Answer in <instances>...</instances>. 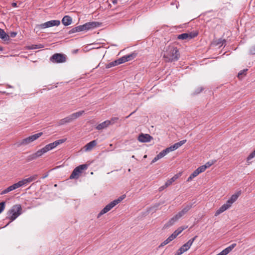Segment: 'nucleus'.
I'll list each match as a JSON object with an SVG mask.
<instances>
[{
	"mask_svg": "<svg viewBox=\"0 0 255 255\" xmlns=\"http://www.w3.org/2000/svg\"><path fill=\"white\" fill-rule=\"evenodd\" d=\"M38 175L36 174L33 175L32 176H30L27 178L23 179L22 180L19 181L17 182L18 185H19V187H21L23 186H26L29 183L35 181L37 179Z\"/></svg>",
	"mask_w": 255,
	"mask_h": 255,
	"instance_id": "nucleus-11",
	"label": "nucleus"
},
{
	"mask_svg": "<svg viewBox=\"0 0 255 255\" xmlns=\"http://www.w3.org/2000/svg\"><path fill=\"white\" fill-rule=\"evenodd\" d=\"M197 35L198 32H197L196 31L190 32L188 33H183L178 35L177 36V38L178 39L181 40H190L196 37Z\"/></svg>",
	"mask_w": 255,
	"mask_h": 255,
	"instance_id": "nucleus-10",
	"label": "nucleus"
},
{
	"mask_svg": "<svg viewBox=\"0 0 255 255\" xmlns=\"http://www.w3.org/2000/svg\"><path fill=\"white\" fill-rule=\"evenodd\" d=\"M0 38L4 41H7L9 39V36L2 29L0 28Z\"/></svg>",
	"mask_w": 255,
	"mask_h": 255,
	"instance_id": "nucleus-27",
	"label": "nucleus"
},
{
	"mask_svg": "<svg viewBox=\"0 0 255 255\" xmlns=\"http://www.w3.org/2000/svg\"><path fill=\"white\" fill-rule=\"evenodd\" d=\"M224 250L227 253V254H228L231 251V250H230L228 247L225 249Z\"/></svg>",
	"mask_w": 255,
	"mask_h": 255,
	"instance_id": "nucleus-51",
	"label": "nucleus"
},
{
	"mask_svg": "<svg viewBox=\"0 0 255 255\" xmlns=\"http://www.w3.org/2000/svg\"><path fill=\"white\" fill-rule=\"evenodd\" d=\"M72 19L69 15L64 16L62 19V23L65 26H68L72 23Z\"/></svg>",
	"mask_w": 255,
	"mask_h": 255,
	"instance_id": "nucleus-22",
	"label": "nucleus"
},
{
	"mask_svg": "<svg viewBox=\"0 0 255 255\" xmlns=\"http://www.w3.org/2000/svg\"><path fill=\"white\" fill-rule=\"evenodd\" d=\"M255 157V149L252 153H251L249 154V155L248 156V157L247 158V161H249V160H251Z\"/></svg>",
	"mask_w": 255,
	"mask_h": 255,
	"instance_id": "nucleus-37",
	"label": "nucleus"
},
{
	"mask_svg": "<svg viewBox=\"0 0 255 255\" xmlns=\"http://www.w3.org/2000/svg\"><path fill=\"white\" fill-rule=\"evenodd\" d=\"M249 54L250 55H255V43L250 47Z\"/></svg>",
	"mask_w": 255,
	"mask_h": 255,
	"instance_id": "nucleus-31",
	"label": "nucleus"
},
{
	"mask_svg": "<svg viewBox=\"0 0 255 255\" xmlns=\"http://www.w3.org/2000/svg\"><path fill=\"white\" fill-rule=\"evenodd\" d=\"M176 237L172 234L167 238L170 242L175 239Z\"/></svg>",
	"mask_w": 255,
	"mask_h": 255,
	"instance_id": "nucleus-45",
	"label": "nucleus"
},
{
	"mask_svg": "<svg viewBox=\"0 0 255 255\" xmlns=\"http://www.w3.org/2000/svg\"><path fill=\"white\" fill-rule=\"evenodd\" d=\"M135 57V54L132 53L128 55H125L122 57H121L120 61H121L122 64L125 63L127 61H129L132 59H133Z\"/></svg>",
	"mask_w": 255,
	"mask_h": 255,
	"instance_id": "nucleus-18",
	"label": "nucleus"
},
{
	"mask_svg": "<svg viewBox=\"0 0 255 255\" xmlns=\"http://www.w3.org/2000/svg\"><path fill=\"white\" fill-rule=\"evenodd\" d=\"M19 185H18L17 182L16 183L13 184V185L9 186L7 188L5 189L4 190H2L1 192L0 193V195H3L5 194H6L11 191H13L19 187Z\"/></svg>",
	"mask_w": 255,
	"mask_h": 255,
	"instance_id": "nucleus-16",
	"label": "nucleus"
},
{
	"mask_svg": "<svg viewBox=\"0 0 255 255\" xmlns=\"http://www.w3.org/2000/svg\"><path fill=\"white\" fill-rule=\"evenodd\" d=\"M3 50V48L1 47H0V51Z\"/></svg>",
	"mask_w": 255,
	"mask_h": 255,
	"instance_id": "nucleus-59",
	"label": "nucleus"
},
{
	"mask_svg": "<svg viewBox=\"0 0 255 255\" xmlns=\"http://www.w3.org/2000/svg\"><path fill=\"white\" fill-rule=\"evenodd\" d=\"M247 70H248V69H244L243 70L241 71L238 73V77L239 78H241L242 77V75H243V74L246 75L245 73L246 72V71H247Z\"/></svg>",
	"mask_w": 255,
	"mask_h": 255,
	"instance_id": "nucleus-42",
	"label": "nucleus"
},
{
	"mask_svg": "<svg viewBox=\"0 0 255 255\" xmlns=\"http://www.w3.org/2000/svg\"><path fill=\"white\" fill-rule=\"evenodd\" d=\"M119 120L118 117H113L110 120H108L109 123V125H113Z\"/></svg>",
	"mask_w": 255,
	"mask_h": 255,
	"instance_id": "nucleus-36",
	"label": "nucleus"
},
{
	"mask_svg": "<svg viewBox=\"0 0 255 255\" xmlns=\"http://www.w3.org/2000/svg\"><path fill=\"white\" fill-rule=\"evenodd\" d=\"M98 142L97 140H93L87 144H86L84 147V150L85 151L88 152L92 150V149L97 144Z\"/></svg>",
	"mask_w": 255,
	"mask_h": 255,
	"instance_id": "nucleus-14",
	"label": "nucleus"
},
{
	"mask_svg": "<svg viewBox=\"0 0 255 255\" xmlns=\"http://www.w3.org/2000/svg\"><path fill=\"white\" fill-rule=\"evenodd\" d=\"M197 169L198 170L199 173H201L205 171V170L206 169V166H205L204 165H202V166L199 167Z\"/></svg>",
	"mask_w": 255,
	"mask_h": 255,
	"instance_id": "nucleus-41",
	"label": "nucleus"
},
{
	"mask_svg": "<svg viewBox=\"0 0 255 255\" xmlns=\"http://www.w3.org/2000/svg\"><path fill=\"white\" fill-rule=\"evenodd\" d=\"M77 51H78V50H77H77H75L74 51V53H76Z\"/></svg>",
	"mask_w": 255,
	"mask_h": 255,
	"instance_id": "nucleus-60",
	"label": "nucleus"
},
{
	"mask_svg": "<svg viewBox=\"0 0 255 255\" xmlns=\"http://www.w3.org/2000/svg\"><path fill=\"white\" fill-rule=\"evenodd\" d=\"M5 206V202H1L0 203V214L4 210Z\"/></svg>",
	"mask_w": 255,
	"mask_h": 255,
	"instance_id": "nucleus-40",
	"label": "nucleus"
},
{
	"mask_svg": "<svg viewBox=\"0 0 255 255\" xmlns=\"http://www.w3.org/2000/svg\"><path fill=\"white\" fill-rule=\"evenodd\" d=\"M196 238L197 236H195L194 238L189 240L186 243L180 248L174 255H181L185 252L188 251L190 248Z\"/></svg>",
	"mask_w": 255,
	"mask_h": 255,
	"instance_id": "nucleus-7",
	"label": "nucleus"
},
{
	"mask_svg": "<svg viewBox=\"0 0 255 255\" xmlns=\"http://www.w3.org/2000/svg\"><path fill=\"white\" fill-rule=\"evenodd\" d=\"M122 64L121 61H120V59H118L117 60H116L114 61H112L111 62L109 63L108 64H106V68L107 69L110 68L111 67L117 66L118 65H120Z\"/></svg>",
	"mask_w": 255,
	"mask_h": 255,
	"instance_id": "nucleus-23",
	"label": "nucleus"
},
{
	"mask_svg": "<svg viewBox=\"0 0 255 255\" xmlns=\"http://www.w3.org/2000/svg\"><path fill=\"white\" fill-rule=\"evenodd\" d=\"M109 122L108 120L105 121L101 124L98 125L97 127H96V128L98 130H101L104 128H106L108 127L109 125Z\"/></svg>",
	"mask_w": 255,
	"mask_h": 255,
	"instance_id": "nucleus-24",
	"label": "nucleus"
},
{
	"mask_svg": "<svg viewBox=\"0 0 255 255\" xmlns=\"http://www.w3.org/2000/svg\"><path fill=\"white\" fill-rule=\"evenodd\" d=\"M224 250L227 253V254H228L231 251V250H230L228 247L225 249Z\"/></svg>",
	"mask_w": 255,
	"mask_h": 255,
	"instance_id": "nucleus-50",
	"label": "nucleus"
},
{
	"mask_svg": "<svg viewBox=\"0 0 255 255\" xmlns=\"http://www.w3.org/2000/svg\"><path fill=\"white\" fill-rule=\"evenodd\" d=\"M125 196L123 195L119 198H118L117 199H116L108 205H107L99 213V214L98 215V217H100L101 216L103 215V214L107 213L109 211H110L113 208H114L116 205L119 204L121 201H122L124 198Z\"/></svg>",
	"mask_w": 255,
	"mask_h": 255,
	"instance_id": "nucleus-5",
	"label": "nucleus"
},
{
	"mask_svg": "<svg viewBox=\"0 0 255 255\" xmlns=\"http://www.w3.org/2000/svg\"><path fill=\"white\" fill-rule=\"evenodd\" d=\"M60 24V21L59 20H52L40 24L38 25V27L41 29H44L48 27H52L54 26H58Z\"/></svg>",
	"mask_w": 255,
	"mask_h": 255,
	"instance_id": "nucleus-9",
	"label": "nucleus"
},
{
	"mask_svg": "<svg viewBox=\"0 0 255 255\" xmlns=\"http://www.w3.org/2000/svg\"><path fill=\"white\" fill-rule=\"evenodd\" d=\"M74 121L73 117H72L71 114L61 120H60L59 122V125H63L66 124L67 123H69Z\"/></svg>",
	"mask_w": 255,
	"mask_h": 255,
	"instance_id": "nucleus-19",
	"label": "nucleus"
},
{
	"mask_svg": "<svg viewBox=\"0 0 255 255\" xmlns=\"http://www.w3.org/2000/svg\"><path fill=\"white\" fill-rule=\"evenodd\" d=\"M200 174L199 172L198 171V170L196 169L190 175V176L188 178L187 180V181L188 182H190L191 181V180H192V179L193 178H194L195 177H196V176H197L199 174Z\"/></svg>",
	"mask_w": 255,
	"mask_h": 255,
	"instance_id": "nucleus-28",
	"label": "nucleus"
},
{
	"mask_svg": "<svg viewBox=\"0 0 255 255\" xmlns=\"http://www.w3.org/2000/svg\"><path fill=\"white\" fill-rule=\"evenodd\" d=\"M221 255H227V253L223 250L220 253Z\"/></svg>",
	"mask_w": 255,
	"mask_h": 255,
	"instance_id": "nucleus-52",
	"label": "nucleus"
},
{
	"mask_svg": "<svg viewBox=\"0 0 255 255\" xmlns=\"http://www.w3.org/2000/svg\"><path fill=\"white\" fill-rule=\"evenodd\" d=\"M214 162L213 161H208L207 162L205 165H204L205 166H206V168H209L212 165L214 164Z\"/></svg>",
	"mask_w": 255,
	"mask_h": 255,
	"instance_id": "nucleus-43",
	"label": "nucleus"
},
{
	"mask_svg": "<svg viewBox=\"0 0 255 255\" xmlns=\"http://www.w3.org/2000/svg\"><path fill=\"white\" fill-rule=\"evenodd\" d=\"M170 152L167 148L161 151L159 154H158L154 158L152 159L151 163H153L159 160L161 158L165 156L168 153Z\"/></svg>",
	"mask_w": 255,
	"mask_h": 255,
	"instance_id": "nucleus-12",
	"label": "nucleus"
},
{
	"mask_svg": "<svg viewBox=\"0 0 255 255\" xmlns=\"http://www.w3.org/2000/svg\"><path fill=\"white\" fill-rule=\"evenodd\" d=\"M41 47L42 46H41V45H32L31 49H38Z\"/></svg>",
	"mask_w": 255,
	"mask_h": 255,
	"instance_id": "nucleus-46",
	"label": "nucleus"
},
{
	"mask_svg": "<svg viewBox=\"0 0 255 255\" xmlns=\"http://www.w3.org/2000/svg\"><path fill=\"white\" fill-rule=\"evenodd\" d=\"M185 214L186 213H184V211L182 210L180 212L178 213L175 216L171 219L169 223H173V222H176L179 218H180Z\"/></svg>",
	"mask_w": 255,
	"mask_h": 255,
	"instance_id": "nucleus-20",
	"label": "nucleus"
},
{
	"mask_svg": "<svg viewBox=\"0 0 255 255\" xmlns=\"http://www.w3.org/2000/svg\"><path fill=\"white\" fill-rule=\"evenodd\" d=\"M48 176V173H46L45 174H44V175L42 177V179H45V178H46Z\"/></svg>",
	"mask_w": 255,
	"mask_h": 255,
	"instance_id": "nucleus-55",
	"label": "nucleus"
},
{
	"mask_svg": "<svg viewBox=\"0 0 255 255\" xmlns=\"http://www.w3.org/2000/svg\"><path fill=\"white\" fill-rule=\"evenodd\" d=\"M11 5L14 7H17V3L16 2H12Z\"/></svg>",
	"mask_w": 255,
	"mask_h": 255,
	"instance_id": "nucleus-56",
	"label": "nucleus"
},
{
	"mask_svg": "<svg viewBox=\"0 0 255 255\" xmlns=\"http://www.w3.org/2000/svg\"><path fill=\"white\" fill-rule=\"evenodd\" d=\"M113 3H114V4L117 3V0H113Z\"/></svg>",
	"mask_w": 255,
	"mask_h": 255,
	"instance_id": "nucleus-58",
	"label": "nucleus"
},
{
	"mask_svg": "<svg viewBox=\"0 0 255 255\" xmlns=\"http://www.w3.org/2000/svg\"><path fill=\"white\" fill-rule=\"evenodd\" d=\"M170 241L168 240V239H166L164 242H163L161 244L158 246V248H161L165 246L166 245L169 243Z\"/></svg>",
	"mask_w": 255,
	"mask_h": 255,
	"instance_id": "nucleus-38",
	"label": "nucleus"
},
{
	"mask_svg": "<svg viewBox=\"0 0 255 255\" xmlns=\"http://www.w3.org/2000/svg\"><path fill=\"white\" fill-rule=\"evenodd\" d=\"M66 140V138H63V139H61L57 140L53 142L54 143V144H55V146L56 147L58 145H59L60 144H62L63 142H64Z\"/></svg>",
	"mask_w": 255,
	"mask_h": 255,
	"instance_id": "nucleus-34",
	"label": "nucleus"
},
{
	"mask_svg": "<svg viewBox=\"0 0 255 255\" xmlns=\"http://www.w3.org/2000/svg\"><path fill=\"white\" fill-rule=\"evenodd\" d=\"M50 60L52 63H63L66 61V57L63 54L55 53L50 57Z\"/></svg>",
	"mask_w": 255,
	"mask_h": 255,
	"instance_id": "nucleus-8",
	"label": "nucleus"
},
{
	"mask_svg": "<svg viewBox=\"0 0 255 255\" xmlns=\"http://www.w3.org/2000/svg\"><path fill=\"white\" fill-rule=\"evenodd\" d=\"M154 207H152L151 208L149 209V210L151 211H152V212L154 211Z\"/></svg>",
	"mask_w": 255,
	"mask_h": 255,
	"instance_id": "nucleus-57",
	"label": "nucleus"
},
{
	"mask_svg": "<svg viewBox=\"0 0 255 255\" xmlns=\"http://www.w3.org/2000/svg\"><path fill=\"white\" fill-rule=\"evenodd\" d=\"M50 149L52 150L53 149H54V148L56 147L55 144H54V142H52V143H50L49 144H48Z\"/></svg>",
	"mask_w": 255,
	"mask_h": 255,
	"instance_id": "nucleus-44",
	"label": "nucleus"
},
{
	"mask_svg": "<svg viewBox=\"0 0 255 255\" xmlns=\"http://www.w3.org/2000/svg\"><path fill=\"white\" fill-rule=\"evenodd\" d=\"M184 230L182 228H179L176 230H175L173 233L172 234L176 238L177 236L179 235Z\"/></svg>",
	"mask_w": 255,
	"mask_h": 255,
	"instance_id": "nucleus-33",
	"label": "nucleus"
},
{
	"mask_svg": "<svg viewBox=\"0 0 255 255\" xmlns=\"http://www.w3.org/2000/svg\"><path fill=\"white\" fill-rule=\"evenodd\" d=\"M236 246V244H232V245H231L230 246H229V247H228L230 250H232Z\"/></svg>",
	"mask_w": 255,
	"mask_h": 255,
	"instance_id": "nucleus-47",
	"label": "nucleus"
},
{
	"mask_svg": "<svg viewBox=\"0 0 255 255\" xmlns=\"http://www.w3.org/2000/svg\"><path fill=\"white\" fill-rule=\"evenodd\" d=\"M84 111H80L78 112L72 114L71 115L74 120H75V119L81 116L84 113Z\"/></svg>",
	"mask_w": 255,
	"mask_h": 255,
	"instance_id": "nucleus-30",
	"label": "nucleus"
},
{
	"mask_svg": "<svg viewBox=\"0 0 255 255\" xmlns=\"http://www.w3.org/2000/svg\"><path fill=\"white\" fill-rule=\"evenodd\" d=\"M204 90V88L202 87H198L193 93L194 95H197L199 94Z\"/></svg>",
	"mask_w": 255,
	"mask_h": 255,
	"instance_id": "nucleus-39",
	"label": "nucleus"
},
{
	"mask_svg": "<svg viewBox=\"0 0 255 255\" xmlns=\"http://www.w3.org/2000/svg\"><path fill=\"white\" fill-rule=\"evenodd\" d=\"M152 137L148 134L141 133L138 137V140L141 142H147L151 140Z\"/></svg>",
	"mask_w": 255,
	"mask_h": 255,
	"instance_id": "nucleus-13",
	"label": "nucleus"
},
{
	"mask_svg": "<svg viewBox=\"0 0 255 255\" xmlns=\"http://www.w3.org/2000/svg\"><path fill=\"white\" fill-rule=\"evenodd\" d=\"M221 255H227V253L223 250L220 253Z\"/></svg>",
	"mask_w": 255,
	"mask_h": 255,
	"instance_id": "nucleus-53",
	"label": "nucleus"
},
{
	"mask_svg": "<svg viewBox=\"0 0 255 255\" xmlns=\"http://www.w3.org/2000/svg\"><path fill=\"white\" fill-rule=\"evenodd\" d=\"M225 43H226V40L225 39H223V40L220 39L219 40L218 44H221V45H223Z\"/></svg>",
	"mask_w": 255,
	"mask_h": 255,
	"instance_id": "nucleus-48",
	"label": "nucleus"
},
{
	"mask_svg": "<svg viewBox=\"0 0 255 255\" xmlns=\"http://www.w3.org/2000/svg\"><path fill=\"white\" fill-rule=\"evenodd\" d=\"M42 155H41L39 150H37L36 152L27 156L26 157V160L27 161H30L33 160L34 159H36V158L40 157Z\"/></svg>",
	"mask_w": 255,
	"mask_h": 255,
	"instance_id": "nucleus-17",
	"label": "nucleus"
},
{
	"mask_svg": "<svg viewBox=\"0 0 255 255\" xmlns=\"http://www.w3.org/2000/svg\"><path fill=\"white\" fill-rule=\"evenodd\" d=\"M167 187L168 186H165V184L164 185L159 187V191H161L163 190L164 189H165L166 188H167Z\"/></svg>",
	"mask_w": 255,
	"mask_h": 255,
	"instance_id": "nucleus-49",
	"label": "nucleus"
},
{
	"mask_svg": "<svg viewBox=\"0 0 255 255\" xmlns=\"http://www.w3.org/2000/svg\"><path fill=\"white\" fill-rule=\"evenodd\" d=\"M88 167L87 164H82L76 167L74 170L79 175L82 173L83 170H86Z\"/></svg>",
	"mask_w": 255,
	"mask_h": 255,
	"instance_id": "nucleus-25",
	"label": "nucleus"
},
{
	"mask_svg": "<svg viewBox=\"0 0 255 255\" xmlns=\"http://www.w3.org/2000/svg\"><path fill=\"white\" fill-rule=\"evenodd\" d=\"M42 132H39L24 138L18 143V145L20 146L28 145L31 142L38 139L42 135Z\"/></svg>",
	"mask_w": 255,
	"mask_h": 255,
	"instance_id": "nucleus-6",
	"label": "nucleus"
},
{
	"mask_svg": "<svg viewBox=\"0 0 255 255\" xmlns=\"http://www.w3.org/2000/svg\"><path fill=\"white\" fill-rule=\"evenodd\" d=\"M185 214L186 213H184V211L182 210L180 212L178 213L175 216L171 219L169 223H173V222H176L179 218H180Z\"/></svg>",
	"mask_w": 255,
	"mask_h": 255,
	"instance_id": "nucleus-21",
	"label": "nucleus"
},
{
	"mask_svg": "<svg viewBox=\"0 0 255 255\" xmlns=\"http://www.w3.org/2000/svg\"><path fill=\"white\" fill-rule=\"evenodd\" d=\"M179 176H180V175L177 174L174 175L171 178L165 182V186H170L171 184H172V183L173 182H174L175 181H176L179 177Z\"/></svg>",
	"mask_w": 255,
	"mask_h": 255,
	"instance_id": "nucleus-26",
	"label": "nucleus"
},
{
	"mask_svg": "<svg viewBox=\"0 0 255 255\" xmlns=\"http://www.w3.org/2000/svg\"><path fill=\"white\" fill-rule=\"evenodd\" d=\"M16 32H12L10 33V36L12 37H14L16 36Z\"/></svg>",
	"mask_w": 255,
	"mask_h": 255,
	"instance_id": "nucleus-54",
	"label": "nucleus"
},
{
	"mask_svg": "<svg viewBox=\"0 0 255 255\" xmlns=\"http://www.w3.org/2000/svg\"><path fill=\"white\" fill-rule=\"evenodd\" d=\"M241 194V191H239L236 193L235 194L232 195L231 198L226 202L225 204L223 205L221 207L219 208V209L217 210L215 213V215L218 216L220 215L221 213L224 212L229 208H230L232 204L237 201L239 197Z\"/></svg>",
	"mask_w": 255,
	"mask_h": 255,
	"instance_id": "nucleus-4",
	"label": "nucleus"
},
{
	"mask_svg": "<svg viewBox=\"0 0 255 255\" xmlns=\"http://www.w3.org/2000/svg\"><path fill=\"white\" fill-rule=\"evenodd\" d=\"M41 155H42L47 152L51 150L48 144L46 145L44 147L38 150Z\"/></svg>",
	"mask_w": 255,
	"mask_h": 255,
	"instance_id": "nucleus-29",
	"label": "nucleus"
},
{
	"mask_svg": "<svg viewBox=\"0 0 255 255\" xmlns=\"http://www.w3.org/2000/svg\"><path fill=\"white\" fill-rule=\"evenodd\" d=\"M179 52L177 47L169 46L163 53V58L166 62L176 61L179 58Z\"/></svg>",
	"mask_w": 255,
	"mask_h": 255,
	"instance_id": "nucleus-1",
	"label": "nucleus"
},
{
	"mask_svg": "<svg viewBox=\"0 0 255 255\" xmlns=\"http://www.w3.org/2000/svg\"><path fill=\"white\" fill-rule=\"evenodd\" d=\"M100 25V24L99 22L96 21L87 22L84 24L73 27L70 30H69L68 33L69 34H71L76 32L83 31H88L91 29H94L97 27H99Z\"/></svg>",
	"mask_w": 255,
	"mask_h": 255,
	"instance_id": "nucleus-2",
	"label": "nucleus"
},
{
	"mask_svg": "<svg viewBox=\"0 0 255 255\" xmlns=\"http://www.w3.org/2000/svg\"><path fill=\"white\" fill-rule=\"evenodd\" d=\"M192 207L191 204H188L186 205L182 209L184 211V213H186Z\"/></svg>",
	"mask_w": 255,
	"mask_h": 255,
	"instance_id": "nucleus-35",
	"label": "nucleus"
},
{
	"mask_svg": "<svg viewBox=\"0 0 255 255\" xmlns=\"http://www.w3.org/2000/svg\"><path fill=\"white\" fill-rule=\"evenodd\" d=\"M22 208L20 204L13 205L7 212L6 219L10 223L22 214Z\"/></svg>",
	"mask_w": 255,
	"mask_h": 255,
	"instance_id": "nucleus-3",
	"label": "nucleus"
},
{
	"mask_svg": "<svg viewBox=\"0 0 255 255\" xmlns=\"http://www.w3.org/2000/svg\"><path fill=\"white\" fill-rule=\"evenodd\" d=\"M79 175L75 171L73 170V171H72L71 174L70 175V179H77L79 178Z\"/></svg>",
	"mask_w": 255,
	"mask_h": 255,
	"instance_id": "nucleus-32",
	"label": "nucleus"
},
{
	"mask_svg": "<svg viewBox=\"0 0 255 255\" xmlns=\"http://www.w3.org/2000/svg\"><path fill=\"white\" fill-rule=\"evenodd\" d=\"M186 142V140H182L180 141L179 142H178L177 143H174L173 145H171V146L167 147L168 149L169 150V152L174 151L177 148H178L179 147L183 145L184 143H185Z\"/></svg>",
	"mask_w": 255,
	"mask_h": 255,
	"instance_id": "nucleus-15",
	"label": "nucleus"
}]
</instances>
